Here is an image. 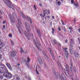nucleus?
<instances>
[{
	"label": "nucleus",
	"mask_w": 80,
	"mask_h": 80,
	"mask_svg": "<svg viewBox=\"0 0 80 80\" xmlns=\"http://www.w3.org/2000/svg\"><path fill=\"white\" fill-rule=\"evenodd\" d=\"M25 25L26 26V28L28 32V33L27 34V33L26 32V31H24V33L25 35L27 37H30L31 35L32 36H33V34L30 33V25L27 22H25Z\"/></svg>",
	"instance_id": "1"
},
{
	"label": "nucleus",
	"mask_w": 80,
	"mask_h": 80,
	"mask_svg": "<svg viewBox=\"0 0 80 80\" xmlns=\"http://www.w3.org/2000/svg\"><path fill=\"white\" fill-rule=\"evenodd\" d=\"M1 69H2L3 70H4L5 72L3 74V76L5 77H6V78H8V70L7 68V67L4 65H3L2 67L1 68Z\"/></svg>",
	"instance_id": "2"
},
{
	"label": "nucleus",
	"mask_w": 80,
	"mask_h": 80,
	"mask_svg": "<svg viewBox=\"0 0 80 80\" xmlns=\"http://www.w3.org/2000/svg\"><path fill=\"white\" fill-rule=\"evenodd\" d=\"M4 2L6 3V4L8 6L9 8H12V10H14V8L13 7V6L12 4H11V2L10 0H4Z\"/></svg>",
	"instance_id": "3"
},
{
	"label": "nucleus",
	"mask_w": 80,
	"mask_h": 80,
	"mask_svg": "<svg viewBox=\"0 0 80 80\" xmlns=\"http://www.w3.org/2000/svg\"><path fill=\"white\" fill-rule=\"evenodd\" d=\"M74 44H75V43L73 42V39H71L70 40V43L69 44V46L72 48L73 46H74Z\"/></svg>",
	"instance_id": "4"
},
{
	"label": "nucleus",
	"mask_w": 80,
	"mask_h": 80,
	"mask_svg": "<svg viewBox=\"0 0 80 80\" xmlns=\"http://www.w3.org/2000/svg\"><path fill=\"white\" fill-rule=\"evenodd\" d=\"M69 52L71 55H73L74 52V49L72 47H70L69 49Z\"/></svg>",
	"instance_id": "5"
},
{
	"label": "nucleus",
	"mask_w": 80,
	"mask_h": 80,
	"mask_svg": "<svg viewBox=\"0 0 80 80\" xmlns=\"http://www.w3.org/2000/svg\"><path fill=\"white\" fill-rule=\"evenodd\" d=\"M38 61L40 65H42L43 63V62H42V60L40 57H38Z\"/></svg>",
	"instance_id": "6"
},
{
	"label": "nucleus",
	"mask_w": 80,
	"mask_h": 80,
	"mask_svg": "<svg viewBox=\"0 0 80 80\" xmlns=\"http://www.w3.org/2000/svg\"><path fill=\"white\" fill-rule=\"evenodd\" d=\"M64 53L66 55V57H65V60H67V58H68V52L67 51H66L64 52Z\"/></svg>",
	"instance_id": "7"
},
{
	"label": "nucleus",
	"mask_w": 80,
	"mask_h": 80,
	"mask_svg": "<svg viewBox=\"0 0 80 80\" xmlns=\"http://www.w3.org/2000/svg\"><path fill=\"white\" fill-rule=\"evenodd\" d=\"M17 55V52L16 51H13L11 53V55L12 57H15Z\"/></svg>",
	"instance_id": "8"
},
{
	"label": "nucleus",
	"mask_w": 80,
	"mask_h": 80,
	"mask_svg": "<svg viewBox=\"0 0 80 80\" xmlns=\"http://www.w3.org/2000/svg\"><path fill=\"white\" fill-rule=\"evenodd\" d=\"M49 13H49H50V10H46L45 11H43V15L44 16V15H46V13Z\"/></svg>",
	"instance_id": "9"
},
{
	"label": "nucleus",
	"mask_w": 80,
	"mask_h": 80,
	"mask_svg": "<svg viewBox=\"0 0 80 80\" xmlns=\"http://www.w3.org/2000/svg\"><path fill=\"white\" fill-rule=\"evenodd\" d=\"M74 55L76 58H78L79 56V54L77 52H75L74 53Z\"/></svg>",
	"instance_id": "10"
},
{
	"label": "nucleus",
	"mask_w": 80,
	"mask_h": 80,
	"mask_svg": "<svg viewBox=\"0 0 80 80\" xmlns=\"http://www.w3.org/2000/svg\"><path fill=\"white\" fill-rule=\"evenodd\" d=\"M6 66L8 67V68H9V70H12V66H11V65H10V64L8 63H7L6 64Z\"/></svg>",
	"instance_id": "11"
},
{
	"label": "nucleus",
	"mask_w": 80,
	"mask_h": 80,
	"mask_svg": "<svg viewBox=\"0 0 80 80\" xmlns=\"http://www.w3.org/2000/svg\"><path fill=\"white\" fill-rule=\"evenodd\" d=\"M70 70L71 72H72L73 70L74 72H76L77 71H76V68L75 67H74L73 69H72V67H70Z\"/></svg>",
	"instance_id": "12"
},
{
	"label": "nucleus",
	"mask_w": 80,
	"mask_h": 80,
	"mask_svg": "<svg viewBox=\"0 0 80 80\" xmlns=\"http://www.w3.org/2000/svg\"><path fill=\"white\" fill-rule=\"evenodd\" d=\"M8 78H12V74L10 72H8Z\"/></svg>",
	"instance_id": "13"
},
{
	"label": "nucleus",
	"mask_w": 80,
	"mask_h": 80,
	"mask_svg": "<svg viewBox=\"0 0 80 80\" xmlns=\"http://www.w3.org/2000/svg\"><path fill=\"white\" fill-rule=\"evenodd\" d=\"M37 33L39 37H42V35L41 34V33H40V30H37Z\"/></svg>",
	"instance_id": "14"
},
{
	"label": "nucleus",
	"mask_w": 80,
	"mask_h": 80,
	"mask_svg": "<svg viewBox=\"0 0 80 80\" xmlns=\"http://www.w3.org/2000/svg\"><path fill=\"white\" fill-rule=\"evenodd\" d=\"M35 45L36 46V47H37L38 49V51H40V52H41L42 51V49H40L39 47H38V44L37 43H36V42H35Z\"/></svg>",
	"instance_id": "15"
},
{
	"label": "nucleus",
	"mask_w": 80,
	"mask_h": 80,
	"mask_svg": "<svg viewBox=\"0 0 80 80\" xmlns=\"http://www.w3.org/2000/svg\"><path fill=\"white\" fill-rule=\"evenodd\" d=\"M61 76L62 78H63L64 80H67L66 78H65V75L63 74H62Z\"/></svg>",
	"instance_id": "16"
},
{
	"label": "nucleus",
	"mask_w": 80,
	"mask_h": 80,
	"mask_svg": "<svg viewBox=\"0 0 80 80\" xmlns=\"http://www.w3.org/2000/svg\"><path fill=\"white\" fill-rule=\"evenodd\" d=\"M26 18L28 19V20L29 22H30L31 23H32V20H31V19L30 18L28 17H26Z\"/></svg>",
	"instance_id": "17"
},
{
	"label": "nucleus",
	"mask_w": 80,
	"mask_h": 80,
	"mask_svg": "<svg viewBox=\"0 0 80 80\" xmlns=\"http://www.w3.org/2000/svg\"><path fill=\"white\" fill-rule=\"evenodd\" d=\"M17 20H18V23H19V25H22V23H21L20 19H18Z\"/></svg>",
	"instance_id": "18"
},
{
	"label": "nucleus",
	"mask_w": 80,
	"mask_h": 80,
	"mask_svg": "<svg viewBox=\"0 0 80 80\" xmlns=\"http://www.w3.org/2000/svg\"><path fill=\"white\" fill-rule=\"evenodd\" d=\"M10 19L11 20V22H15V20H13V18L11 16H10Z\"/></svg>",
	"instance_id": "19"
},
{
	"label": "nucleus",
	"mask_w": 80,
	"mask_h": 80,
	"mask_svg": "<svg viewBox=\"0 0 80 80\" xmlns=\"http://www.w3.org/2000/svg\"><path fill=\"white\" fill-rule=\"evenodd\" d=\"M21 50V53H22H22H25V52H24V51H23V49H22V48H21L20 49Z\"/></svg>",
	"instance_id": "20"
},
{
	"label": "nucleus",
	"mask_w": 80,
	"mask_h": 80,
	"mask_svg": "<svg viewBox=\"0 0 80 80\" xmlns=\"http://www.w3.org/2000/svg\"><path fill=\"white\" fill-rule=\"evenodd\" d=\"M3 71L1 70V69H0V73H5V70H2Z\"/></svg>",
	"instance_id": "21"
},
{
	"label": "nucleus",
	"mask_w": 80,
	"mask_h": 80,
	"mask_svg": "<svg viewBox=\"0 0 80 80\" xmlns=\"http://www.w3.org/2000/svg\"><path fill=\"white\" fill-rule=\"evenodd\" d=\"M69 68V67H68V64H66V70H68Z\"/></svg>",
	"instance_id": "22"
},
{
	"label": "nucleus",
	"mask_w": 80,
	"mask_h": 80,
	"mask_svg": "<svg viewBox=\"0 0 80 80\" xmlns=\"http://www.w3.org/2000/svg\"><path fill=\"white\" fill-rule=\"evenodd\" d=\"M52 35H53V33H54V32H55V29L53 28H52Z\"/></svg>",
	"instance_id": "23"
},
{
	"label": "nucleus",
	"mask_w": 80,
	"mask_h": 80,
	"mask_svg": "<svg viewBox=\"0 0 80 80\" xmlns=\"http://www.w3.org/2000/svg\"><path fill=\"white\" fill-rule=\"evenodd\" d=\"M43 54L45 57H47V55H46V53H45V52H44V51H43Z\"/></svg>",
	"instance_id": "24"
},
{
	"label": "nucleus",
	"mask_w": 80,
	"mask_h": 80,
	"mask_svg": "<svg viewBox=\"0 0 80 80\" xmlns=\"http://www.w3.org/2000/svg\"><path fill=\"white\" fill-rule=\"evenodd\" d=\"M18 28L19 30V33L21 34V31H20V30H20V27L18 26Z\"/></svg>",
	"instance_id": "25"
},
{
	"label": "nucleus",
	"mask_w": 80,
	"mask_h": 80,
	"mask_svg": "<svg viewBox=\"0 0 80 80\" xmlns=\"http://www.w3.org/2000/svg\"><path fill=\"white\" fill-rule=\"evenodd\" d=\"M30 62V59L28 57L27 58V62Z\"/></svg>",
	"instance_id": "26"
},
{
	"label": "nucleus",
	"mask_w": 80,
	"mask_h": 80,
	"mask_svg": "<svg viewBox=\"0 0 80 80\" xmlns=\"http://www.w3.org/2000/svg\"><path fill=\"white\" fill-rule=\"evenodd\" d=\"M61 4H62V3H61V2H58V5L59 6H60V5Z\"/></svg>",
	"instance_id": "27"
},
{
	"label": "nucleus",
	"mask_w": 80,
	"mask_h": 80,
	"mask_svg": "<svg viewBox=\"0 0 80 80\" xmlns=\"http://www.w3.org/2000/svg\"><path fill=\"white\" fill-rule=\"evenodd\" d=\"M58 66L59 68H62V66H61V65L60 64V63H59V64H58Z\"/></svg>",
	"instance_id": "28"
},
{
	"label": "nucleus",
	"mask_w": 80,
	"mask_h": 80,
	"mask_svg": "<svg viewBox=\"0 0 80 80\" xmlns=\"http://www.w3.org/2000/svg\"><path fill=\"white\" fill-rule=\"evenodd\" d=\"M16 80H20V78L18 76L16 78Z\"/></svg>",
	"instance_id": "29"
},
{
	"label": "nucleus",
	"mask_w": 80,
	"mask_h": 80,
	"mask_svg": "<svg viewBox=\"0 0 80 80\" xmlns=\"http://www.w3.org/2000/svg\"><path fill=\"white\" fill-rule=\"evenodd\" d=\"M54 42L55 44V45H57V41L56 40H54Z\"/></svg>",
	"instance_id": "30"
},
{
	"label": "nucleus",
	"mask_w": 80,
	"mask_h": 80,
	"mask_svg": "<svg viewBox=\"0 0 80 80\" xmlns=\"http://www.w3.org/2000/svg\"><path fill=\"white\" fill-rule=\"evenodd\" d=\"M52 70L53 73H55V69H54V68H52Z\"/></svg>",
	"instance_id": "31"
},
{
	"label": "nucleus",
	"mask_w": 80,
	"mask_h": 80,
	"mask_svg": "<svg viewBox=\"0 0 80 80\" xmlns=\"http://www.w3.org/2000/svg\"><path fill=\"white\" fill-rule=\"evenodd\" d=\"M22 18H25V15H24V14H22Z\"/></svg>",
	"instance_id": "32"
},
{
	"label": "nucleus",
	"mask_w": 80,
	"mask_h": 80,
	"mask_svg": "<svg viewBox=\"0 0 80 80\" xmlns=\"http://www.w3.org/2000/svg\"><path fill=\"white\" fill-rule=\"evenodd\" d=\"M63 30L65 32H66V29L65 28H63Z\"/></svg>",
	"instance_id": "33"
},
{
	"label": "nucleus",
	"mask_w": 80,
	"mask_h": 80,
	"mask_svg": "<svg viewBox=\"0 0 80 80\" xmlns=\"http://www.w3.org/2000/svg\"><path fill=\"white\" fill-rule=\"evenodd\" d=\"M74 5L75 7H77V3H75L74 4Z\"/></svg>",
	"instance_id": "34"
},
{
	"label": "nucleus",
	"mask_w": 80,
	"mask_h": 80,
	"mask_svg": "<svg viewBox=\"0 0 80 80\" xmlns=\"http://www.w3.org/2000/svg\"><path fill=\"white\" fill-rule=\"evenodd\" d=\"M9 37H12V34H9Z\"/></svg>",
	"instance_id": "35"
},
{
	"label": "nucleus",
	"mask_w": 80,
	"mask_h": 80,
	"mask_svg": "<svg viewBox=\"0 0 80 80\" xmlns=\"http://www.w3.org/2000/svg\"><path fill=\"white\" fill-rule=\"evenodd\" d=\"M11 41L12 44L13 45H14V42H13V41Z\"/></svg>",
	"instance_id": "36"
},
{
	"label": "nucleus",
	"mask_w": 80,
	"mask_h": 80,
	"mask_svg": "<svg viewBox=\"0 0 80 80\" xmlns=\"http://www.w3.org/2000/svg\"><path fill=\"white\" fill-rule=\"evenodd\" d=\"M51 55L52 57V58L54 60H55V58L53 57V54L52 53H51Z\"/></svg>",
	"instance_id": "37"
},
{
	"label": "nucleus",
	"mask_w": 80,
	"mask_h": 80,
	"mask_svg": "<svg viewBox=\"0 0 80 80\" xmlns=\"http://www.w3.org/2000/svg\"><path fill=\"white\" fill-rule=\"evenodd\" d=\"M74 1L73 0H71V3L73 4L74 3Z\"/></svg>",
	"instance_id": "38"
},
{
	"label": "nucleus",
	"mask_w": 80,
	"mask_h": 80,
	"mask_svg": "<svg viewBox=\"0 0 80 80\" xmlns=\"http://www.w3.org/2000/svg\"><path fill=\"white\" fill-rule=\"evenodd\" d=\"M36 73H37V74L38 75V74H39V73H38V71H37V68H36Z\"/></svg>",
	"instance_id": "39"
},
{
	"label": "nucleus",
	"mask_w": 80,
	"mask_h": 80,
	"mask_svg": "<svg viewBox=\"0 0 80 80\" xmlns=\"http://www.w3.org/2000/svg\"><path fill=\"white\" fill-rule=\"evenodd\" d=\"M58 77L59 79H60V80H62V77H60V75H59Z\"/></svg>",
	"instance_id": "40"
},
{
	"label": "nucleus",
	"mask_w": 80,
	"mask_h": 80,
	"mask_svg": "<svg viewBox=\"0 0 80 80\" xmlns=\"http://www.w3.org/2000/svg\"><path fill=\"white\" fill-rule=\"evenodd\" d=\"M58 45L59 46H61V44H60V42H58Z\"/></svg>",
	"instance_id": "41"
},
{
	"label": "nucleus",
	"mask_w": 80,
	"mask_h": 80,
	"mask_svg": "<svg viewBox=\"0 0 80 80\" xmlns=\"http://www.w3.org/2000/svg\"><path fill=\"white\" fill-rule=\"evenodd\" d=\"M2 44H3V43L0 41V45H2Z\"/></svg>",
	"instance_id": "42"
},
{
	"label": "nucleus",
	"mask_w": 80,
	"mask_h": 80,
	"mask_svg": "<svg viewBox=\"0 0 80 80\" xmlns=\"http://www.w3.org/2000/svg\"><path fill=\"white\" fill-rule=\"evenodd\" d=\"M38 69L39 71H41V68L40 67L38 66Z\"/></svg>",
	"instance_id": "43"
},
{
	"label": "nucleus",
	"mask_w": 80,
	"mask_h": 80,
	"mask_svg": "<svg viewBox=\"0 0 80 80\" xmlns=\"http://www.w3.org/2000/svg\"><path fill=\"white\" fill-rule=\"evenodd\" d=\"M58 30H59V31H61V29H60V27H58Z\"/></svg>",
	"instance_id": "44"
},
{
	"label": "nucleus",
	"mask_w": 80,
	"mask_h": 80,
	"mask_svg": "<svg viewBox=\"0 0 80 80\" xmlns=\"http://www.w3.org/2000/svg\"><path fill=\"white\" fill-rule=\"evenodd\" d=\"M12 15H13V17L16 16V14H14V13H13L12 14Z\"/></svg>",
	"instance_id": "45"
},
{
	"label": "nucleus",
	"mask_w": 80,
	"mask_h": 80,
	"mask_svg": "<svg viewBox=\"0 0 80 80\" xmlns=\"http://www.w3.org/2000/svg\"><path fill=\"white\" fill-rule=\"evenodd\" d=\"M2 58V55L0 54V60H1Z\"/></svg>",
	"instance_id": "46"
},
{
	"label": "nucleus",
	"mask_w": 80,
	"mask_h": 80,
	"mask_svg": "<svg viewBox=\"0 0 80 80\" xmlns=\"http://www.w3.org/2000/svg\"><path fill=\"white\" fill-rule=\"evenodd\" d=\"M52 19H55V16H52Z\"/></svg>",
	"instance_id": "47"
},
{
	"label": "nucleus",
	"mask_w": 80,
	"mask_h": 80,
	"mask_svg": "<svg viewBox=\"0 0 80 80\" xmlns=\"http://www.w3.org/2000/svg\"><path fill=\"white\" fill-rule=\"evenodd\" d=\"M0 78H1V79H2V78H3V76H0Z\"/></svg>",
	"instance_id": "48"
},
{
	"label": "nucleus",
	"mask_w": 80,
	"mask_h": 80,
	"mask_svg": "<svg viewBox=\"0 0 80 80\" xmlns=\"http://www.w3.org/2000/svg\"><path fill=\"white\" fill-rule=\"evenodd\" d=\"M72 80H74V79H73V78H72ZM75 80H78V78H77Z\"/></svg>",
	"instance_id": "49"
},
{
	"label": "nucleus",
	"mask_w": 80,
	"mask_h": 80,
	"mask_svg": "<svg viewBox=\"0 0 80 80\" xmlns=\"http://www.w3.org/2000/svg\"><path fill=\"white\" fill-rule=\"evenodd\" d=\"M74 22H76V18H75L74 19Z\"/></svg>",
	"instance_id": "50"
},
{
	"label": "nucleus",
	"mask_w": 80,
	"mask_h": 80,
	"mask_svg": "<svg viewBox=\"0 0 80 80\" xmlns=\"http://www.w3.org/2000/svg\"><path fill=\"white\" fill-rule=\"evenodd\" d=\"M47 17L48 18H50V16H48Z\"/></svg>",
	"instance_id": "51"
},
{
	"label": "nucleus",
	"mask_w": 80,
	"mask_h": 80,
	"mask_svg": "<svg viewBox=\"0 0 80 80\" xmlns=\"http://www.w3.org/2000/svg\"><path fill=\"white\" fill-rule=\"evenodd\" d=\"M67 48H64V50H65V51H66V50H67Z\"/></svg>",
	"instance_id": "52"
},
{
	"label": "nucleus",
	"mask_w": 80,
	"mask_h": 80,
	"mask_svg": "<svg viewBox=\"0 0 80 80\" xmlns=\"http://www.w3.org/2000/svg\"><path fill=\"white\" fill-rule=\"evenodd\" d=\"M65 43H67V40H66L65 41Z\"/></svg>",
	"instance_id": "53"
},
{
	"label": "nucleus",
	"mask_w": 80,
	"mask_h": 80,
	"mask_svg": "<svg viewBox=\"0 0 80 80\" xmlns=\"http://www.w3.org/2000/svg\"><path fill=\"white\" fill-rule=\"evenodd\" d=\"M62 25H65V23H64L63 22H62Z\"/></svg>",
	"instance_id": "54"
},
{
	"label": "nucleus",
	"mask_w": 80,
	"mask_h": 80,
	"mask_svg": "<svg viewBox=\"0 0 80 80\" xmlns=\"http://www.w3.org/2000/svg\"><path fill=\"white\" fill-rule=\"evenodd\" d=\"M3 28H5V26L4 25L3 27Z\"/></svg>",
	"instance_id": "55"
},
{
	"label": "nucleus",
	"mask_w": 80,
	"mask_h": 80,
	"mask_svg": "<svg viewBox=\"0 0 80 80\" xmlns=\"http://www.w3.org/2000/svg\"><path fill=\"white\" fill-rule=\"evenodd\" d=\"M69 29H70V30H72V28H71V27H70L69 28Z\"/></svg>",
	"instance_id": "56"
},
{
	"label": "nucleus",
	"mask_w": 80,
	"mask_h": 80,
	"mask_svg": "<svg viewBox=\"0 0 80 80\" xmlns=\"http://www.w3.org/2000/svg\"><path fill=\"white\" fill-rule=\"evenodd\" d=\"M6 22L4 21V22H3V24L5 23Z\"/></svg>",
	"instance_id": "57"
},
{
	"label": "nucleus",
	"mask_w": 80,
	"mask_h": 80,
	"mask_svg": "<svg viewBox=\"0 0 80 80\" xmlns=\"http://www.w3.org/2000/svg\"><path fill=\"white\" fill-rule=\"evenodd\" d=\"M2 47H0V51L2 50Z\"/></svg>",
	"instance_id": "58"
},
{
	"label": "nucleus",
	"mask_w": 80,
	"mask_h": 80,
	"mask_svg": "<svg viewBox=\"0 0 80 80\" xmlns=\"http://www.w3.org/2000/svg\"><path fill=\"white\" fill-rule=\"evenodd\" d=\"M39 6L41 7L42 6V3H40L39 4Z\"/></svg>",
	"instance_id": "59"
},
{
	"label": "nucleus",
	"mask_w": 80,
	"mask_h": 80,
	"mask_svg": "<svg viewBox=\"0 0 80 80\" xmlns=\"http://www.w3.org/2000/svg\"><path fill=\"white\" fill-rule=\"evenodd\" d=\"M18 66H19L20 65V63H18L17 64Z\"/></svg>",
	"instance_id": "60"
},
{
	"label": "nucleus",
	"mask_w": 80,
	"mask_h": 80,
	"mask_svg": "<svg viewBox=\"0 0 80 80\" xmlns=\"http://www.w3.org/2000/svg\"><path fill=\"white\" fill-rule=\"evenodd\" d=\"M0 13L1 14H2V12H1V11H0Z\"/></svg>",
	"instance_id": "61"
},
{
	"label": "nucleus",
	"mask_w": 80,
	"mask_h": 80,
	"mask_svg": "<svg viewBox=\"0 0 80 80\" xmlns=\"http://www.w3.org/2000/svg\"><path fill=\"white\" fill-rule=\"evenodd\" d=\"M2 63H1L0 62V66H2Z\"/></svg>",
	"instance_id": "62"
},
{
	"label": "nucleus",
	"mask_w": 80,
	"mask_h": 80,
	"mask_svg": "<svg viewBox=\"0 0 80 80\" xmlns=\"http://www.w3.org/2000/svg\"><path fill=\"white\" fill-rule=\"evenodd\" d=\"M79 33H80V29H79Z\"/></svg>",
	"instance_id": "63"
},
{
	"label": "nucleus",
	"mask_w": 80,
	"mask_h": 80,
	"mask_svg": "<svg viewBox=\"0 0 80 80\" xmlns=\"http://www.w3.org/2000/svg\"><path fill=\"white\" fill-rule=\"evenodd\" d=\"M78 42H79V43H80V40H78Z\"/></svg>",
	"instance_id": "64"
}]
</instances>
